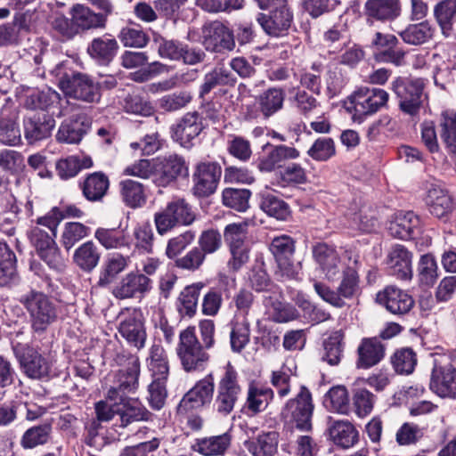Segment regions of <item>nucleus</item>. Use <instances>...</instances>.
<instances>
[{
    "label": "nucleus",
    "mask_w": 456,
    "mask_h": 456,
    "mask_svg": "<svg viewBox=\"0 0 456 456\" xmlns=\"http://www.w3.org/2000/svg\"><path fill=\"white\" fill-rule=\"evenodd\" d=\"M241 391L238 372L228 362L217 384L216 394L213 401L214 411L222 417L230 415L240 397Z\"/></svg>",
    "instance_id": "f257e3e1"
},
{
    "label": "nucleus",
    "mask_w": 456,
    "mask_h": 456,
    "mask_svg": "<svg viewBox=\"0 0 456 456\" xmlns=\"http://www.w3.org/2000/svg\"><path fill=\"white\" fill-rule=\"evenodd\" d=\"M206 350L196 336L195 327H187L180 332L176 352L185 371L205 369L210 359Z\"/></svg>",
    "instance_id": "f03ea898"
},
{
    "label": "nucleus",
    "mask_w": 456,
    "mask_h": 456,
    "mask_svg": "<svg viewBox=\"0 0 456 456\" xmlns=\"http://www.w3.org/2000/svg\"><path fill=\"white\" fill-rule=\"evenodd\" d=\"M341 271L342 278L336 291L320 281H315L314 284L315 292L325 302L338 308L346 305L344 299H351L360 292V278L356 269L348 265Z\"/></svg>",
    "instance_id": "7ed1b4c3"
},
{
    "label": "nucleus",
    "mask_w": 456,
    "mask_h": 456,
    "mask_svg": "<svg viewBox=\"0 0 456 456\" xmlns=\"http://www.w3.org/2000/svg\"><path fill=\"white\" fill-rule=\"evenodd\" d=\"M20 302L28 311L35 332H44L57 318L54 304L42 292L32 289L22 295Z\"/></svg>",
    "instance_id": "20e7f679"
},
{
    "label": "nucleus",
    "mask_w": 456,
    "mask_h": 456,
    "mask_svg": "<svg viewBox=\"0 0 456 456\" xmlns=\"http://www.w3.org/2000/svg\"><path fill=\"white\" fill-rule=\"evenodd\" d=\"M59 87L65 95L85 102H98L101 99L98 85L84 73L65 74L59 80Z\"/></svg>",
    "instance_id": "39448f33"
},
{
    "label": "nucleus",
    "mask_w": 456,
    "mask_h": 456,
    "mask_svg": "<svg viewBox=\"0 0 456 456\" xmlns=\"http://www.w3.org/2000/svg\"><path fill=\"white\" fill-rule=\"evenodd\" d=\"M314 404L309 390L302 386L297 396L289 400L281 410L282 419L300 430H309Z\"/></svg>",
    "instance_id": "423d86ee"
},
{
    "label": "nucleus",
    "mask_w": 456,
    "mask_h": 456,
    "mask_svg": "<svg viewBox=\"0 0 456 456\" xmlns=\"http://www.w3.org/2000/svg\"><path fill=\"white\" fill-rule=\"evenodd\" d=\"M195 219L190 205L183 199L170 201L160 212L155 214L154 221L158 232L165 234L176 225H189Z\"/></svg>",
    "instance_id": "0eeeda50"
},
{
    "label": "nucleus",
    "mask_w": 456,
    "mask_h": 456,
    "mask_svg": "<svg viewBox=\"0 0 456 456\" xmlns=\"http://www.w3.org/2000/svg\"><path fill=\"white\" fill-rule=\"evenodd\" d=\"M391 88L399 98L400 110L411 117L417 116L426 99L423 82L420 79L405 81L397 77L392 82Z\"/></svg>",
    "instance_id": "6e6552de"
},
{
    "label": "nucleus",
    "mask_w": 456,
    "mask_h": 456,
    "mask_svg": "<svg viewBox=\"0 0 456 456\" xmlns=\"http://www.w3.org/2000/svg\"><path fill=\"white\" fill-rule=\"evenodd\" d=\"M387 91L377 87L362 86L349 97L354 109V117L363 118L373 115L388 102Z\"/></svg>",
    "instance_id": "1a4fd4ad"
},
{
    "label": "nucleus",
    "mask_w": 456,
    "mask_h": 456,
    "mask_svg": "<svg viewBox=\"0 0 456 456\" xmlns=\"http://www.w3.org/2000/svg\"><path fill=\"white\" fill-rule=\"evenodd\" d=\"M202 44L206 50L215 53L232 51L235 47V40L232 31L228 26L220 21L207 22L201 28Z\"/></svg>",
    "instance_id": "9d476101"
},
{
    "label": "nucleus",
    "mask_w": 456,
    "mask_h": 456,
    "mask_svg": "<svg viewBox=\"0 0 456 456\" xmlns=\"http://www.w3.org/2000/svg\"><path fill=\"white\" fill-rule=\"evenodd\" d=\"M398 38L392 34L376 32L371 40V45L376 48L374 58L379 62L392 63L403 66L405 63V52L397 48Z\"/></svg>",
    "instance_id": "9b49d317"
},
{
    "label": "nucleus",
    "mask_w": 456,
    "mask_h": 456,
    "mask_svg": "<svg viewBox=\"0 0 456 456\" xmlns=\"http://www.w3.org/2000/svg\"><path fill=\"white\" fill-rule=\"evenodd\" d=\"M311 251L315 264L329 281H334L346 266L338 252L331 245L318 242L312 246Z\"/></svg>",
    "instance_id": "f8f14e48"
},
{
    "label": "nucleus",
    "mask_w": 456,
    "mask_h": 456,
    "mask_svg": "<svg viewBox=\"0 0 456 456\" xmlns=\"http://www.w3.org/2000/svg\"><path fill=\"white\" fill-rule=\"evenodd\" d=\"M118 331L130 346L137 349L144 347L147 334L141 311L128 310L119 322Z\"/></svg>",
    "instance_id": "ddd939ff"
},
{
    "label": "nucleus",
    "mask_w": 456,
    "mask_h": 456,
    "mask_svg": "<svg viewBox=\"0 0 456 456\" xmlns=\"http://www.w3.org/2000/svg\"><path fill=\"white\" fill-rule=\"evenodd\" d=\"M215 389L212 374L198 381L180 401L177 410L180 413H185L191 410L198 409L207 403H210Z\"/></svg>",
    "instance_id": "4468645a"
},
{
    "label": "nucleus",
    "mask_w": 456,
    "mask_h": 456,
    "mask_svg": "<svg viewBox=\"0 0 456 456\" xmlns=\"http://www.w3.org/2000/svg\"><path fill=\"white\" fill-rule=\"evenodd\" d=\"M376 299L391 314L398 315L407 314L414 305L411 296L395 286L386 287L377 294Z\"/></svg>",
    "instance_id": "2eb2a0df"
},
{
    "label": "nucleus",
    "mask_w": 456,
    "mask_h": 456,
    "mask_svg": "<svg viewBox=\"0 0 456 456\" xmlns=\"http://www.w3.org/2000/svg\"><path fill=\"white\" fill-rule=\"evenodd\" d=\"M151 288V280L149 277L131 272L113 288L112 295L118 299L133 298L149 291Z\"/></svg>",
    "instance_id": "dca6fc26"
},
{
    "label": "nucleus",
    "mask_w": 456,
    "mask_h": 456,
    "mask_svg": "<svg viewBox=\"0 0 456 456\" xmlns=\"http://www.w3.org/2000/svg\"><path fill=\"white\" fill-rule=\"evenodd\" d=\"M202 130L201 117L197 112H188L172 127V137L183 147L189 148Z\"/></svg>",
    "instance_id": "f3484780"
},
{
    "label": "nucleus",
    "mask_w": 456,
    "mask_h": 456,
    "mask_svg": "<svg viewBox=\"0 0 456 456\" xmlns=\"http://www.w3.org/2000/svg\"><path fill=\"white\" fill-rule=\"evenodd\" d=\"M186 171L184 160L178 155H169L155 160V172L153 182L165 187L174 182L178 175Z\"/></svg>",
    "instance_id": "a211bd4d"
},
{
    "label": "nucleus",
    "mask_w": 456,
    "mask_h": 456,
    "mask_svg": "<svg viewBox=\"0 0 456 456\" xmlns=\"http://www.w3.org/2000/svg\"><path fill=\"white\" fill-rule=\"evenodd\" d=\"M412 255L403 245H395L387 256V266L391 275L398 280L408 281L412 277Z\"/></svg>",
    "instance_id": "6ab92c4d"
},
{
    "label": "nucleus",
    "mask_w": 456,
    "mask_h": 456,
    "mask_svg": "<svg viewBox=\"0 0 456 456\" xmlns=\"http://www.w3.org/2000/svg\"><path fill=\"white\" fill-rule=\"evenodd\" d=\"M221 175V167L215 163H201L194 175V193L199 197L212 194Z\"/></svg>",
    "instance_id": "aec40b11"
},
{
    "label": "nucleus",
    "mask_w": 456,
    "mask_h": 456,
    "mask_svg": "<svg viewBox=\"0 0 456 456\" xmlns=\"http://www.w3.org/2000/svg\"><path fill=\"white\" fill-rule=\"evenodd\" d=\"M430 389L440 397L456 398V369L436 366L431 374Z\"/></svg>",
    "instance_id": "412c9836"
},
{
    "label": "nucleus",
    "mask_w": 456,
    "mask_h": 456,
    "mask_svg": "<svg viewBox=\"0 0 456 456\" xmlns=\"http://www.w3.org/2000/svg\"><path fill=\"white\" fill-rule=\"evenodd\" d=\"M265 154L259 158L258 168L263 172H271L281 164L289 159L299 157V151L293 147L286 145L273 146L267 144L264 147Z\"/></svg>",
    "instance_id": "4be33fe9"
},
{
    "label": "nucleus",
    "mask_w": 456,
    "mask_h": 456,
    "mask_svg": "<svg viewBox=\"0 0 456 456\" xmlns=\"http://www.w3.org/2000/svg\"><path fill=\"white\" fill-rule=\"evenodd\" d=\"M69 14L72 17L74 25H76L77 34H78L80 29L87 30L104 28L107 17L110 15L103 12L96 13L89 7L79 4H74L71 7Z\"/></svg>",
    "instance_id": "5701e85b"
},
{
    "label": "nucleus",
    "mask_w": 456,
    "mask_h": 456,
    "mask_svg": "<svg viewBox=\"0 0 456 456\" xmlns=\"http://www.w3.org/2000/svg\"><path fill=\"white\" fill-rule=\"evenodd\" d=\"M55 120L49 115L36 113L24 120V134L29 143L43 140L51 134Z\"/></svg>",
    "instance_id": "b1692460"
},
{
    "label": "nucleus",
    "mask_w": 456,
    "mask_h": 456,
    "mask_svg": "<svg viewBox=\"0 0 456 456\" xmlns=\"http://www.w3.org/2000/svg\"><path fill=\"white\" fill-rule=\"evenodd\" d=\"M292 14L285 6L273 12L272 15L266 16L260 13L257 21L263 29L270 36L280 37L286 33L290 27Z\"/></svg>",
    "instance_id": "393cba45"
},
{
    "label": "nucleus",
    "mask_w": 456,
    "mask_h": 456,
    "mask_svg": "<svg viewBox=\"0 0 456 456\" xmlns=\"http://www.w3.org/2000/svg\"><path fill=\"white\" fill-rule=\"evenodd\" d=\"M357 366L362 369L378 364L385 356V346L379 338H363L357 349Z\"/></svg>",
    "instance_id": "a878e982"
},
{
    "label": "nucleus",
    "mask_w": 456,
    "mask_h": 456,
    "mask_svg": "<svg viewBox=\"0 0 456 456\" xmlns=\"http://www.w3.org/2000/svg\"><path fill=\"white\" fill-rule=\"evenodd\" d=\"M139 368L132 366L126 370H119L115 378L114 386L108 391V398L112 401H123V396L126 393L134 391L138 386Z\"/></svg>",
    "instance_id": "bb28decb"
},
{
    "label": "nucleus",
    "mask_w": 456,
    "mask_h": 456,
    "mask_svg": "<svg viewBox=\"0 0 456 456\" xmlns=\"http://www.w3.org/2000/svg\"><path fill=\"white\" fill-rule=\"evenodd\" d=\"M419 220L411 211L399 212L395 215L388 225L389 234L396 239H411L419 230Z\"/></svg>",
    "instance_id": "cd10ccee"
},
{
    "label": "nucleus",
    "mask_w": 456,
    "mask_h": 456,
    "mask_svg": "<svg viewBox=\"0 0 456 456\" xmlns=\"http://www.w3.org/2000/svg\"><path fill=\"white\" fill-rule=\"evenodd\" d=\"M399 13L400 7L396 0H367L364 4V14L368 22L390 20Z\"/></svg>",
    "instance_id": "c85d7f7f"
},
{
    "label": "nucleus",
    "mask_w": 456,
    "mask_h": 456,
    "mask_svg": "<svg viewBox=\"0 0 456 456\" xmlns=\"http://www.w3.org/2000/svg\"><path fill=\"white\" fill-rule=\"evenodd\" d=\"M427 203L430 213L437 218L447 216L454 208L453 200L448 191L437 185H432L428 189Z\"/></svg>",
    "instance_id": "c756f323"
},
{
    "label": "nucleus",
    "mask_w": 456,
    "mask_h": 456,
    "mask_svg": "<svg viewBox=\"0 0 456 456\" xmlns=\"http://www.w3.org/2000/svg\"><path fill=\"white\" fill-rule=\"evenodd\" d=\"M20 362L24 372L31 379H42L49 374L48 361L34 348H25Z\"/></svg>",
    "instance_id": "7c9ffc66"
},
{
    "label": "nucleus",
    "mask_w": 456,
    "mask_h": 456,
    "mask_svg": "<svg viewBox=\"0 0 456 456\" xmlns=\"http://www.w3.org/2000/svg\"><path fill=\"white\" fill-rule=\"evenodd\" d=\"M88 123L83 116H75L63 121L59 127L56 139L60 142L78 143L86 134Z\"/></svg>",
    "instance_id": "2f4dec72"
},
{
    "label": "nucleus",
    "mask_w": 456,
    "mask_h": 456,
    "mask_svg": "<svg viewBox=\"0 0 456 456\" xmlns=\"http://www.w3.org/2000/svg\"><path fill=\"white\" fill-rule=\"evenodd\" d=\"M100 259V249L92 240L82 243L72 256L73 264L84 273H91L99 265Z\"/></svg>",
    "instance_id": "473e14b6"
},
{
    "label": "nucleus",
    "mask_w": 456,
    "mask_h": 456,
    "mask_svg": "<svg viewBox=\"0 0 456 456\" xmlns=\"http://www.w3.org/2000/svg\"><path fill=\"white\" fill-rule=\"evenodd\" d=\"M110 180L102 172H94L88 175L80 184L84 197L89 201H99L107 193Z\"/></svg>",
    "instance_id": "72a5a7b5"
},
{
    "label": "nucleus",
    "mask_w": 456,
    "mask_h": 456,
    "mask_svg": "<svg viewBox=\"0 0 456 456\" xmlns=\"http://www.w3.org/2000/svg\"><path fill=\"white\" fill-rule=\"evenodd\" d=\"M232 444L229 432L198 439L195 450L205 456H222L228 451Z\"/></svg>",
    "instance_id": "f704fd0d"
},
{
    "label": "nucleus",
    "mask_w": 456,
    "mask_h": 456,
    "mask_svg": "<svg viewBox=\"0 0 456 456\" xmlns=\"http://www.w3.org/2000/svg\"><path fill=\"white\" fill-rule=\"evenodd\" d=\"M328 429L334 444L343 448H349L357 442L358 432L348 420H330Z\"/></svg>",
    "instance_id": "c9c22d12"
},
{
    "label": "nucleus",
    "mask_w": 456,
    "mask_h": 456,
    "mask_svg": "<svg viewBox=\"0 0 456 456\" xmlns=\"http://www.w3.org/2000/svg\"><path fill=\"white\" fill-rule=\"evenodd\" d=\"M285 91L279 87H271L264 91L256 99L258 110L268 118L283 108Z\"/></svg>",
    "instance_id": "e433bc0d"
},
{
    "label": "nucleus",
    "mask_w": 456,
    "mask_h": 456,
    "mask_svg": "<svg viewBox=\"0 0 456 456\" xmlns=\"http://www.w3.org/2000/svg\"><path fill=\"white\" fill-rule=\"evenodd\" d=\"M278 433L265 432L245 442V446L253 456H273L278 447Z\"/></svg>",
    "instance_id": "4c0bfd02"
},
{
    "label": "nucleus",
    "mask_w": 456,
    "mask_h": 456,
    "mask_svg": "<svg viewBox=\"0 0 456 456\" xmlns=\"http://www.w3.org/2000/svg\"><path fill=\"white\" fill-rule=\"evenodd\" d=\"M265 305L270 319L277 323L288 322L298 317L297 309L278 297H265Z\"/></svg>",
    "instance_id": "58836bf2"
},
{
    "label": "nucleus",
    "mask_w": 456,
    "mask_h": 456,
    "mask_svg": "<svg viewBox=\"0 0 456 456\" xmlns=\"http://www.w3.org/2000/svg\"><path fill=\"white\" fill-rule=\"evenodd\" d=\"M94 238L106 249L130 248V239L125 231L119 229L98 228Z\"/></svg>",
    "instance_id": "ea45409f"
},
{
    "label": "nucleus",
    "mask_w": 456,
    "mask_h": 456,
    "mask_svg": "<svg viewBox=\"0 0 456 456\" xmlns=\"http://www.w3.org/2000/svg\"><path fill=\"white\" fill-rule=\"evenodd\" d=\"M120 195L126 206L136 208L146 202L145 189L142 183L132 180L125 179L119 183Z\"/></svg>",
    "instance_id": "a19ab883"
},
{
    "label": "nucleus",
    "mask_w": 456,
    "mask_h": 456,
    "mask_svg": "<svg viewBox=\"0 0 456 456\" xmlns=\"http://www.w3.org/2000/svg\"><path fill=\"white\" fill-rule=\"evenodd\" d=\"M236 77L223 65L216 66L204 77V83L200 86V96L204 97L217 86H233Z\"/></svg>",
    "instance_id": "79ce46f5"
},
{
    "label": "nucleus",
    "mask_w": 456,
    "mask_h": 456,
    "mask_svg": "<svg viewBox=\"0 0 456 456\" xmlns=\"http://www.w3.org/2000/svg\"><path fill=\"white\" fill-rule=\"evenodd\" d=\"M118 44L116 39L109 37L94 38L88 46L90 56L100 62L109 63L116 55Z\"/></svg>",
    "instance_id": "37998d69"
},
{
    "label": "nucleus",
    "mask_w": 456,
    "mask_h": 456,
    "mask_svg": "<svg viewBox=\"0 0 456 456\" xmlns=\"http://www.w3.org/2000/svg\"><path fill=\"white\" fill-rule=\"evenodd\" d=\"M203 287L202 282H198L185 287L181 291L177 307L182 316L192 317L196 314L199 297Z\"/></svg>",
    "instance_id": "c03bdc74"
},
{
    "label": "nucleus",
    "mask_w": 456,
    "mask_h": 456,
    "mask_svg": "<svg viewBox=\"0 0 456 456\" xmlns=\"http://www.w3.org/2000/svg\"><path fill=\"white\" fill-rule=\"evenodd\" d=\"M230 334L231 347L233 352L240 353L249 342L250 324L248 318L240 320V316L232 321Z\"/></svg>",
    "instance_id": "a18cd8bd"
},
{
    "label": "nucleus",
    "mask_w": 456,
    "mask_h": 456,
    "mask_svg": "<svg viewBox=\"0 0 456 456\" xmlns=\"http://www.w3.org/2000/svg\"><path fill=\"white\" fill-rule=\"evenodd\" d=\"M343 340L344 333L342 330L332 332L323 342L322 360L330 365H338L343 354Z\"/></svg>",
    "instance_id": "49530a36"
},
{
    "label": "nucleus",
    "mask_w": 456,
    "mask_h": 456,
    "mask_svg": "<svg viewBox=\"0 0 456 456\" xmlns=\"http://www.w3.org/2000/svg\"><path fill=\"white\" fill-rule=\"evenodd\" d=\"M129 258L117 254L110 256L100 273L98 285L105 287L110 285L116 276L122 273L128 265Z\"/></svg>",
    "instance_id": "de8ad7c7"
},
{
    "label": "nucleus",
    "mask_w": 456,
    "mask_h": 456,
    "mask_svg": "<svg viewBox=\"0 0 456 456\" xmlns=\"http://www.w3.org/2000/svg\"><path fill=\"white\" fill-rule=\"evenodd\" d=\"M441 138L448 151L456 156V112L447 110L441 115Z\"/></svg>",
    "instance_id": "09e8293b"
},
{
    "label": "nucleus",
    "mask_w": 456,
    "mask_h": 456,
    "mask_svg": "<svg viewBox=\"0 0 456 456\" xmlns=\"http://www.w3.org/2000/svg\"><path fill=\"white\" fill-rule=\"evenodd\" d=\"M273 397V391L268 387L249 386L246 407L251 413L256 414L264 411Z\"/></svg>",
    "instance_id": "8fccbe9b"
},
{
    "label": "nucleus",
    "mask_w": 456,
    "mask_h": 456,
    "mask_svg": "<svg viewBox=\"0 0 456 456\" xmlns=\"http://www.w3.org/2000/svg\"><path fill=\"white\" fill-rule=\"evenodd\" d=\"M433 34L434 28L427 21L409 25L404 30L399 32L402 39L406 44L412 45H419L426 43L433 37Z\"/></svg>",
    "instance_id": "3c124183"
},
{
    "label": "nucleus",
    "mask_w": 456,
    "mask_h": 456,
    "mask_svg": "<svg viewBox=\"0 0 456 456\" xmlns=\"http://www.w3.org/2000/svg\"><path fill=\"white\" fill-rule=\"evenodd\" d=\"M323 404L330 411L346 414L349 409L346 388L343 386L331 387L324 396Z\"/></svg>",
    "instance_id": "603ef678"
},
{
    "label": "nucleus",
    "mask_w": 456,
    "mask_h": 456,
    "mask_svg": "<svg viewBox=\"0 0 456 456\" xmlns=\"http://www.w3.org/2000/svg\"><path fill=\"white\" fill-rule=\"evenodd\" d=\"M261 198L260 207L268 216L278 220L288 218L289 207L283 200L271 192H263Z\"/></svg>",
    "instance_id": "864d4df0"
},
{
    "label": "nucleus",
    "mask_w": 456,
    "mask_h": 456,
    "mask_svg": "<svg viewBox=\"0 0 456 456\" xmlns=\"http://www.w3.org/2000/svg\"><path fill=\"white\" fill-rule=\"evenodd\" d=\"M435 16L445 37L450 36L456 18V0H444L435 8Z\"/></svg>",
    "instance_id": "5fc2aeb1"
},
{
    "label": "nucleus",
    "mask_w": 456,
    "mask_h": 456,
    "mask_svg": "<svg viewBox=\"0 0 456 456\" xmlns=\"http://www.w3.org/2000/svg\"><path fill=\"white\" fill-rule=\"evenodd\" d=\"M149 415L150 412L137 401H128L119 404L120 427L125 428L133 422L146 420Z\"/></svg>",
    "instance_id": "6e6d98bb"
},
{
    "label": "nucleus",
    "mask_w": 456,
    "mask_h": 456,
    "mask_svg": "<svg viewBox=\"0 0 456 456\" xmlns=\"http://www.w3.org/2000/svg\"><path fill=\"white\" fill-rule=\"evenodd\" d=\"M250 196L251 191L248 189L226 188L223 191L222 200L226 207L244 212L249 207Z\"/></svg>",
    "instance_id": "4d7b16f0"
},
{
    "label": "nucleus",
    "mask_w": 456,
    "mask_h": 456,
    "mask_svg": "<svg viewBox=\"0 0 456 456\" xmlns=\"http://www.w3.org/2000/svg\"><path fill=\"white\" fill-rule=\"evenodd\" d=\"M307 155L315 161H327L336 155V146L332 138L316 139L307 151Z\"/></svg>",
    "instance_id": "13d9d810"
},
{
    "label": "nucleus",
    "mask_w": 456,
    "mask_h": 456,
    "mask_svg": "<svg viewBox=\"0 0 456 456\" xmlns=\"http://www.w3.org/2000/svg\"><path fill=\"white\" fill-rule=\"evenodd\" d=\"M392 364L397 373L411 374L417 364L416 354L411 348L397 350L392 357Z\"/></svg>",
    "instance_id": "bf43d9fd"
},
{
    "label": "nucleus",
    "mask_w": 456,
    "mask_h": 456,
    "mask_svg": "<svg viewBox=\"0 0 456 456\" xmlns=\"http://www.w3.org/2000/svg\"><path fill=\"white\" fill-rule=\"evenodd\" d=\"M90 228L81 223H67L61 234V244L70 249L77 242L88 236Z\"/></svg>",
    "instance_id": "052dcab7"
},
{
    "label": "nucleus",
    "mask_w": 456,
    "mask_h": 456,
    "mask_svg": "<svg viewBox=\"0 0 456 456\" xmlns=\"http://www.w3.org/2000/svg\"><path fill=\"white\" fill-rule=\"evenodd\" d=\"M354 412L360 418L369 415L374 406L375 395L365 388H357L353 395Z\"/></svg>",
    "instance_id": "680f3d73"
},
{
    "label": "nucleus",
    "mask_w": 456,
    "mask_h": 456,
    "mask_svg": "<svg viewBox=\"0 0 456 456\" xmlns=\"http://www.w3.org/2000/svg\"><path fill=\"white\" fill-rule=\"evenodd\" d=\"M294 91L295 94L291 97V102L300 114L305 117L309 116L320 107L317 99L305 90L298 88Z\"/></svg>",
    "instance_id": "e2e57ef3"
},
{
    "label": "nucleus",
    "mask_w": 456,
    "mask_h": 456,
    "mask_svg": "<svg viewBox=\"0 0 456 456\" xmlns=\"http://www.w3.org/2000/svg\"><path fill=\"white\" fill-rule=\"evenodd\" d=\"M118 39L126 47L142 48L149 42V37L142 28L125 27L118 34Z\"/></svg>",
    "instance_id": "0e129e2a"
},
{
    "label": "nucleus",
    "mask_w": 456,
    "mask_h": 456,
    "mask_svg": "<svg viewBox=\"0 0 456 456\" xmlns=\"http://www.w3.org/2000/svg\"><path fill=\"white\" fill-rule=\"evenodd\" d=\"M270 251L275 261L293 257L295 253V241L288 235L274 237L270 244Z\"/></svg>",
    "instance_id": "69168bd1"
},
{
    "label": "nucleus",
    "mask_w": 456,
    "mask_h": 456,
    "mask_svg": "<svg viewBox=\"0 0 456 456\" xmlns=\"http://www.w3.org/2000/svg\"><path fill=\"white\" fill-rule=\"evenodd\" d=\"M21 142L19 126L13 119L0 118V142L3 144L16 146Z\"/></svg>",
    "instance_id": "338daca9"
},
{
    "label": "nucleus",
    "mask_w": 456,
    "mask_h": 456,
    "mask_svg": "<svg viewBox=\"0 0 456 456\" xmlns=\"http://www.w3.org/2000/svg\"><path fill=\"white\" fill-rule=\"evenodd\" d=\"M51 431V426L45 424L33 427L28 429L21 439V444L24 448H34L39 444L46 443Z\"/></svg>",
    "instance_id": "774afa93"
}]
</instances>
